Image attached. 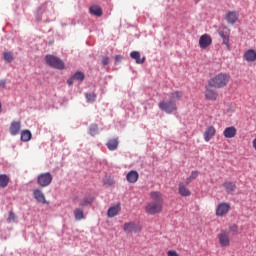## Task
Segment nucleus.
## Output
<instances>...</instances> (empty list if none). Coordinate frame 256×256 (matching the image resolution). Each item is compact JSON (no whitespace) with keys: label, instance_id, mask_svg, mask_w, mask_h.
<instances>
[{"label":"nucleus","instance_id":"f257e3e1","mask_svg":"<svg viewBox=\"0 0 256 256\" xmlns=\"http://www.w3.org/2000/svg\"><path fill=\"white\" fill-rule=\"evenodd\" d=\"M152 202L145 206V211L148 215H157L163 211V194L159 191L150 192Z\"/></svg>","mask_w":256,"mask_h":256},{"label":"nucleus","instance_id":"f03ea898","mask_svg":"<svg viewBox=\"0 0 256 256\" xmlns=\"http://www.w3.org/2000/svg\"><path fill=\"white\" fill-rule=\"evenodd\" d=\"M229 81H231V76L229 74L219 73L208 81V87H212L213 89H223V87L229 85Z\"/></svg>","mask_w":256,"mask_h":256},{"label":"nucleus","instance_id":"7ed1b4c3","mask_svg":"<svg viewBox=\"0 0 256 256\" xmlns=\"http://www.w3.org/2000/svg\"><path fill=\"white\" fill-rule=\"evenodd\" d=\"M45 61L47 65H49L50 67H53L54 69H65V63L63 62V60H61L57 56L46 55Z\"/></svg>","mask_w":256,"mask_h":256},{"label":"nucleus","instance_id":"20e7f679","mask_svg":"<svg viewBox=\"0 0 256 256\" xmlns=\"http://www.w3.org/2000/svg\"><path fill=\"white\" fill-rule=\"evenodd\" d=\"M53 183V175L50 172H44L38 175L37 184L40 187H49Z\"/></svg>","mask_w":256,"mask_h":256},{"label":"nucleus","instance_id":"39448f33","mask_svg":"<svg viewBox=\"0 0 256 256\" xmlns=\"http://www.w3.org/2000/svg\"><path fill=\"white\" fill-rule=\"evenodd\" d=\"M218 243L220 247H229L231 245V234L229 230H221L218 234Z\"/></svg>","mask_w":256,"mask_h":256},{"label":"nucleus","instance_id":"423d86ee","mask_svg":"<svg viewBox=\"0 0 256 256\" xmlns=\"http://www.w3.org/2000/svg\"><path fill=\"white\" fill-rule=\"evenodd\" d=\"M158 107L159 109H161V111H164L165 113H168V114H171L174 111H177V104L171 100L168 102L161 101L158 104Z\"/></svg>","mask_w":256,"mask_h":256},{"label":"nucleus","instance_id":"0eeeda50","mask_svg":"<svg viewBox=\"0 0 256 256\" xmlns=\"http://www.w3.org/2000/svg\"><path fill=\"white\" fill-rule=\"evenodd\" d=\"M230 210H231V204L227 202H222L218 204L216 208V216L225 217V215H227V213H229Z\"/></svg>","mask_w":256,"mask_h":256},{"label":"nucleus","instance_id":"6e6552de","mask_svg":"<svg viewBox=\"0 0 256 256\" xmlns=\"http://www.w3.org/2000/svg\"><path fill=\"white\" fill-rule=\"evenodd\" d=\"M53 3L52 2H46L42 4L38 9V15H44L47 17L48 15H51L53 13Z\"/></svg>","mask_w":256,"mask_h":256},{"label":"nucleus","instance_id":"1a4fd4ad","mask_svg":"<svg viewBox=\"0 0 256 256\" xmlns=\"http://www.w3.org/2000/svg\"><path fill=\"white\" fill-rule=\"evenodd\" d=\"M125 233H139L141 232V225L135 222H127L123 227Z\"/></svg>","mask_w":256,"mask_h":256},{"label":"nucleus","instance_id":"9d476101","mask_svg":"<svg viewBox=\"0 0 256 256\" xmlns=\"http://www.w3.org/2000/svg\"><path fill=\"white\" fill-rule=\"evenodd\" d=\"M211 43H213V39L211 38V36H209V34H203L202 36H200L199 38L200 49H207V47H209Z\"/></svg>","mask_w":256,"mask_h":256},{"label":"nucleus","instance_id":"9b49d317","mask_svg":"<svg viewBox=\"0 0 256 256\" xmlns=\"http://www.w3.org/2000/svg\"><path fill=\"white\" fill-rule=\"evenodd\" d=\"M215 133H217V129H215V126L206 127L203 133L204 141L206 143H209V141H211V139L215 137Z\"/></svg>","mask_w":256,"mask_h":256},{"label":"nucleus","instance_id":"f8f14e48","mask_svg":"<svg viewBox=\"0 0 256 256\" xmlns=\"http://www.w3.org/2000/svg\"><path fill=\"white\" fill-rule=\"evenodd\" d=\"M33 197H34V199H36V201H38V203H42L43 205H45L47 203L45 194L43 193V191H41V189H34Z\"/></svg>","mask_w":256,"mask_h":256},{"label":"nucleus","instance_id":"ddd939ff","mask_svg":"<svg viewBox=\"0 0 256 256\" xmlns=\"http://www.w3.org/2000/svg\"><path fill=\"white\" fill-rule=\"evenodd\" d=\"M239 20V12L230 11L226 14V21L230 25H235V22Z\"/></svg>","mask_w":256,"mask_h":256},{"label":"nucleus","instance_id":"4468645a","mask_svg":"<svg viewBox=\"0 0 256 256\" xmlns=\"http://www.w3.org/2000/svg\"><path fill=\"white\" fill-rule=\"evenodd\" d=\"M223 135L225 139H233L237 135V128L230 126L224 129Z\"/></svg>","mask_w":256,"mask_h":256},{"label":"nucleus","instance_id":"2eb2a0df","mask_svg":"<svg viewBox=\"0 0 256 256\" xmlns=\"http://www.w3.org/2000/svg\"><path fill=\"white\" fill-rule=\"evenodd\" d=\"M244 59L247 63H255L256 61V51L254 49H249L244 53Z\"/></svg>","mask_w":256,"mask_h":256},{"label":"nucleus","instance_id":"dca6fc26","mask_svg":"<svg viewBox=\"0 0 256 256\" xmlns=\"http://www.w3.org/2000/svg\"><path fill=\"white\" fill-rule=\"evenodd\" d=\"M20 131H21V121H13L10 124V134L13 136L19 135Z\"/></svg>","mask_w":256,"mask_h":256},{"label":"nucleus","instance_id":"f3484780","mask_svg":"<svg viewBox=\"0 0 256 256\" xmlns=\"http://www.w3.org/2000/svg\"><path fill=\"white\" fill-rule=\"evenodd\" d=\"M178 193L181 195V197H190L191 195V190L187 188L185 183L180 182L178 186Z\"/></svg>","mask_w":256,"mask_h":256},{"label":"nucleus","instance_id":"a211bd4d","mask_svg":"<svg viewBox=\"0 0 256 256\" xmlns=\"http://www.w3.org/2000/svg\"><path fill=\"white\" fill-rule=\"evenodd\" d=\"M205 97L208 101H217L218 94L215 90L206 86Z\"/></svg>","mask_w":256,"mask_h":256},{"label":"nucleus","instance_id":"6ab92c4d","mask_svg":"<svg viewBox=\"0 0 256 256\" xmlns=\"http://www.w3.org/2000/svg\"><path fill=\"white\" fill-rule=\"evenodd\" d=\"M126 179L128 183H137V181H139V173L135 170H132L127 173Z\"/></svg>","mask_w":256,"mask_h":256},{"label":"nucleus","instance_id":"aec40b11","mask_svg":"<svg viewBox=\"0 0 256 256\" xmlns=\"http://www.w3.org/2000/svg\"><path fill=\"white\" fill-rule=\"evenodd\" d=\"M222 187H224L226 193H233V191H236L237 189V184H235V182L225 181L222 184Z\"/></svg>","mask_w":256,"mask_h":256},{"label":"nucleus","instance_id":"412c9836","mask_svg":"<svg viewBox=\"0 0 256 256\" xmlns=\"http://www.w3.org/2000/svg\"><path fill=\"white\" fill-rule=\"evenodd\" d=\"M121 213V205L117 204L108 209L107 215L110 218L117 217V214Z\"/></svg>","mask_w":256,"mask_h":256},{"label":"nucleus","instance_id":"4be33fe9","mask_svg":"<svg viewBox=\"0 0 256 256\" xmlns=\"http://www.w3.org/2000/svg\"><path fill=\"white\" fill-rule=\"evenodd\" d=\"M130 57L131 59H134L138 65L145 63V57L141 58V53H139V51H132Z\"/></svg>","mask_w":256,"mask_h":256},{"label":"nucleus","instance_id":"5701e85b","mask_svg":"<svg viewBox=\"0 0 256 256\" xmlns=\"http://www.w3.org/2000/svg\"><path fill=\"white\" fill-rule=\"evenodd\" d=\"M106 147L107 149H109V151H116L117 147H119V139L112 138L108 140V142L106 143Z\"/></svg>","mask_w":256,"mask_h":256},{"label":"nucleus","instance_id":"b1692460","mask_svg":"<svg viewBox=\"0 0 256 256\" xmlns=\"http://www.w3.org/2000/svg\"><path fill=\"white\" fill-rule=\"evenodd\" d=\"M220 37H222L224 45H226L227 49H230V44H229V30L228 32L225 31H219L218 32Z\"/></svg>","mask_w":256,"mask_h":256},{"label":"nucleus","instance_id":"393cba45","mask_svg":"<svg viewBox=\"0 0 256 256\" xmlns=\"http://www.w3.org/2000/svg\"><path fill=\"white\" fill-rule=\"evenodd\" d=\"M9 181H11V179L7 176V174H0L1 189H5V187L9 185Z\"/></svg>","mask_w":256,"mask_h":256},{"label":"nucleus","instance_id":"a878e982","mask_svg":"<svg viewBox=\"0 0 256 256\" xmlns=\"http://www.w3.org/2000/svg\"><path fill=\"white\" fill-rule=\"evenodd\" d=\"M183 98V92L181 91H174L170 94V101L175 103V101H181Z\"/></svg>","mask_w":256,"mask_h":256},{"label":"nucleus","instance_id":"bb28decb","mask_svg":"<svg viewBox=\"0 0 256 256\" xmlns=\"http://www.w3.org/2000/svg\"><path fill=\"white\" fill-rule=\"evenodd\" d=\"M90 13L91 15H95L96 17H101V15H103V10L100 6L94 5L90 7Z\"/></svg>","mask_w":256,"mask_h":256},{"label":"nucleus","instance_id":"cd10ccee","mask_svg":"<svg viewBox=\"0 0 256 256\" xmlns=\"http://www.w3.org/2000/svg\"><path fill=\"white\" fill-rule=\"evenodd\" d=\"M74 217L76 221H82V219H85V214L83 212V209L76 208L74 210Z\"/></svg>","mask_w":256,"mask_h":256},{"label":"nucleus","instance_id":"c85d7f7f","mask_svg":"<svg viewBox=\"0 0 256 256\" xmlns=\"http://www.w3.org/2000/svg\"><path fill=\"white\" fill-rule=\"evenodd\" d=\"M31 137H33V135L31 134V131L23 130L21 132V141H24L25 143H27L28 141H31Z\"/></svg>","mask_w":256,"mask_h":256},{"label":"nucleus","instance_id":"c756f323","mask_svg":"<svg viewBox=\"0 0 256 256\" xmlns=\"http://www.w3.org/2000/svg\"><path fill=\"white\" fill-rule=\"evenodd\" d=\"M93 201H95V198L85 197L84 199H82L80 201V207H89V205H91V203H93Z\"/></svg>","mask_w":256,"mask_h":256},{"label":"nucleus","instance_id":"7c9ffc66","mask_svg":"<svg viewBox=\"0 0 256 256\" xmlns=\"http://www.w3.org/2000/svg\"><path fill=\"white\" fill-rule=\"evenodd\" d=\"M229 233H232V235H239V226H237V224H231L229 226Z\"/></svg>","mask_w":256,"mask_h":256},{"label":"nucleus","instance_id":"2f4dec72","mask_svg":"<svg viewBox=\"0 0 256 256\" xmlns=\"http://www.w3.org/2000/svg\"><path fill=\"white\" fill-rule=\"evenodd\" d=\"M73 79H75L76 81H85V74L78 71L73 75Z\"/></svg>","mask_w":256,"mask_h":256},{"label":"nucleus","instance_id":"473e14b6","mask_svg":"<svg viewBox=\"0 0 256 256\" xmlns=\"http://www.w3.org/2000/svg\"><path fill=\"white\" fill-rule=\"evenodd\" d=\"M95 99H97V94H95V92L86 94V100L88 103H93Z\"/></svg>","mask_w":256,"mask_h":256},{"label":"nucleus","instance_id":"72a5a7b5","mask_svg":"<svg viewBox=\"0 0 256 256\" xmlns=\"http://www.w3.org/2000/svg\"><path fill=\"white\" fill-rule=\"evenodd\" d=\"M4 60L7 61L8 63H11V61H13V54L11 52H5Z\"/></svg>","mask_w":256,"mask_h":256},{"label":"nucleus","instance_id":"f704fd0d","mask_svg":"<svg viewBox=\"0 0 256 256\" xmlns=\"http://www.w3.org/2000/svg\"><path fill=\"white\" fill-rule=\"evenodd\" d=\"M9 221H15L17 219V216H15V213L10 212L8 215Z\"/></svg>","mask_w":256,"mask_h":256},{"label":"nucleus","instance_id":"c9c22d12","mask_svg":"<svg viewBox=\"0 0 256 256\" xmlns=\"http://www.w3.org/2000/svg\"><path fill=\"white\" fill-rule=\"evenodd\" d=\"M190 177L191 179H197L199 177V171H192Z\"/></svg>","mask_w":256,"mask_h":256},{"label":"nucleus","instance_id":"e433bc0d","mask_svg":"<svg viewBox=\"0 0 256 256\" xmlns=\"http://www.w3.org/2000/svg\"><path fill=\"white\" fill-rule=\"evenodd\" d=\"M168 256H179V253L175 250H169L167 253Z\"/></svg>","mask_w":256,"mask_h":256},{"label":"nucleus","instance_id":"4c0bfd02","mask_svg":"<svg viewBox=\"0 0 256 256\" xmlns=\"http://www.w3.org/2000/svg\"><path fill=\"white\" fill-rule=\"evenodd\" d=\"M109 63V57H103L102 58V64L107 65Z\"/></svg>","mask_w":256,"mask_h":256},{"label":"nucleus","instance_id":"58836bf2","mask_svg":"<svg viewBox=\"0 0 256 256\" xmlns=\"http://www.w3.org/2000/svg\"><path fill=\"white\" fill-rule=\"evenodd\" d=\"M74 81H75V78H73L72 76L70 79L67 80V83L68 85H73Z\"/></svg>","mask_w":256,"mask_h":256},{"label":"nucleus","instance_id":"ea45409f","mask_svg":"<svg viewBox=\"0 0 256 256\" xmlns=\"http://www.w3.org/2000/svg\"><path fill=\"white\" fill-rule=\"evenodd\" d=\"M6 81L5 80H0V87L2 88V89H5V85H6Z\"/></svg>","mask_w":256,"mask_h":256},{"label":"nucleus","instance_id":"a19ab883","mask_svg":"<svg viewBox=\"0 0 256 256\" xmlns=\"http://www.w3.org/2000/svg\"><path fill=\"white\" fill-rule=\"evenodd\" d=\"M105 185H108L109 187H111V185H113V180H108V181H104Z\"/></svg>","mask_w":256,"mask_h":256},{"label":"nucleus","instance_id":"79ce46f5","mask_svg":"<svg viewBox=\"0 0 256 256\" xmlns=\"http://www.w3.org/2000/svg\"><path fill=\"white\" fill-rule=\"evenodd\" d=\"M121 59H123V57H122L121 55H116V56H115V61H116V62L121 61Z\"/></svg>","mask_w":256,"mask_h":256},{"label":"nucleus","instance_id":"37998d69","mask_svg":"<svg viewBox=\"0 0 256 256\" xmlns=\"http://www.w3.org/2000/svg\"><path fill=\"white\" fill-rule=\"evenodd\" d=\"M191 181H193V178H191V176H189V177L186 179V185H189V183H191Z\"/></svg>","mask_w":256,"mask_h":256},{"label":"nucleus","instance_id":"c03bdc74","mask_svg":"<svg viewBox=\"0 0 256 256\" xmlns=\"http://www.w3.org/2000/svg\"><path fill=\"white\" fill-rule=\"evenodd\" d=\"M253 147H254V149L256 151V138L253 140Z\"/></svg>","mask_w":256,"mask_h":256},{"label":"nucleus","instance_id":"a18cd8bd","mask_svg":"<svg viewBox=\"0 0 256 256\" xmlns=\"http://www.w3.org/2000/svg\"><path fill=\"white\" fill-rule=\"evenodd\" d=\"M195 1V3H199V1H201V0H194Z\"/></svg>","mask_w":256,"mask_h":256}]
</instances>
